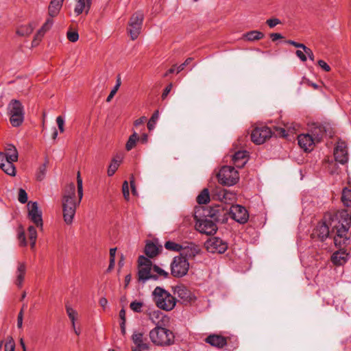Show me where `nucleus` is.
<instances>
[{
  "label": "nucleus",
  "mask_w": 351,
  "mask_h": 351,
  "mask_svg": "<svg viewBox=\"0 0 351 351\" xmlns=\"http://www.w3.org/2000/svg\"><path fill=\"white\" fill-rule=\"evenodd\" d=\"M78 197L75 196V185L74 183L68 184L64 190L62 198V211L64 222L70 225L73 223L76 208L80 205L83 197V184L80 172L77 177Z\"/></svg>",
  "instance_id": "1"
},
{
  "label": "nucleus",
  "mask_w": 351,
  "mask_h": 351,
  "mask_svg": "<svg viewBox=\"0 0 351 351\" xmlns=\"http://www.w3.org/2000/svg\"><path fill=\"white\" fill-rule=\"evenodd\" d=\"M340 216L344 218L343 222H341L337 216H329V219H332V223H334L332 232H335L334 237L335 244L339 246L348 244L350 237L348 232L350 217L346 212L341 213Z\"/></svg>",
  "instance_id": "2"
},
{
  "label": "nucleus",
  "mask_w": 351,
  "mask_h": 351,
  "mask_svg": "<svg viewBox=\"0 0 351 351\" xmlns=\"http://www.w3.org/2000/svg\"><path fill=\"white\" fill-rule=\"evenodd\" d=\"M152 296L156 306L160 309L169 311L172 310L176 306V298L160 287L155 288L152 293Z\"/></svg>",
  "instance_id": "3"
},
{
  "label": "nucleus",
  "mask_w": 351,
  "mask_h": 351,
  "mask_svg": "<svg viewBox=\"0 0 351 351\" xmlns=\"http://www.w3.org/2000/svg\"><path fill=\"white\" fill-rule=\"evenodd\" d=\"M149 338L156 346H167L173 343L175 337L170 330L157 326L150 330Z\"/></svg>",
  "instance_id": "4"
},
{
  "label": "nucleus",
  "mask_w": 351,
  "mask_h": 351,
  "mask_svg": "<svg viewBox=\"0 0 351 351\" xmlns=\"http://www.w3.org/2000/svg\"><path fill=\"white\" fill-rule=\"evenodd\" d=\"M8 114L13 127L20 126L24 121V108L20 101L12 99L8 105Z\"/></svg>",
  "instance_id": "5"
},
{
  "label": "nucleus",
  "mask_w": 351,
  "mask_h": 351,
  "mask_svg": "<svg viewBox=\"0 0 351 351\" xmlns=\"http://www.w3.org/2000/svg\"><path fill=\"white\" fill-rule=\"evenodd\" d=\"M324 134L322 127L315 128L313 132V135L308 134H302L298 136V145L305 152L313 150L315 143L319 142Z\"/></svg>",
  "instance_id": "6"
},
{
  "label": "nucleus",
  "mask_w": 351,
  "mask_h": 351,
  "mask_svg": "<svg viewBox=\"0 0 351 351\" xmlns=\"http://www.w3.org/2000/svg\"><path fill=\"white\" fill-rule=\"evenodd\" d=\"M138 280L143 282H145L149 279L154 280H158V277L151 274L152 262L144 256H140L138 257Z\"/></svg>",
  "instance_id": "7"
},
{
  "label": "nucleus",
  "mask_w": 351,
  "mask_h": 351,
  "mask_svg": "<svg viewBox=\"0 0 351 351\" xmlns=\"http://www.w3.org/2000/svg\"><path fill=\"white\" fill-rule=\"evenodd\" d=\"M217 178L221 184L232 186L238 182L239 177L238 171L234 167L224 166L221 167L217 173Z\"/></svg>",
  "instance_id": "8"
},
{
  "label": "nucleus",
  "mask_w": 351,
  "mask_h": 351,
  "mask_svg": "<svg viewBox=\"0 0 351 351\" xmlns=\"http://www.w3.org/2000/svg\"><path fill=\"white\" fill-rule=\"evenodd\" d=\"M189 269L188 260L182 256H175L171 263V272L172 276L176 278L184 276Z\"/></svg>",
  "instance_id": "9"
},
{
  "label": "nucleus",
  "mask_w": 351,
  "mask_h": 351,
  "mask_svg": "<svg viewBox=\"0 0 351 351\" xmlns=\"http://www.w3.org/2000/svg\"><path fill=\"white\" fill-rule=\"evenodd\" d=\"M143 19L144 16L141 12H136L130 18L128 32L132 40L136 39L140 34Z\"/></svg>",
  "instance_id": "10"
},
{
  "label": "nucleus",
  "mask_w": 351,
  "mask_h": 351,
  "mask_svg": "<svg viewBox=\"0 0 351 351\" xmlns=\"http://www.w3.org/2000/svg\"><path fill=\"white\" fill-rule=\"evenodd\" d=\"M329 216L332 215L327 214L324 216L323 221L317 226L313 233L314 237H317L322 241L328 237L330 232V228H332L331 231L332 230L334 223H332V219H329Z\"/></svg>",
  "instance_id": "11"
},
{
  "label": "nucleus",
  "mask_w": 351,
  "mask_h": 351,
  "mask_svg": "<svg viewBox=\"0 0 351 351\" xmlns=\"http://www.w3.org/2000/svg\"><path fill=\"white\" fill-rule=\"evenodd\" d=\"M28 215L32 221L41 230L43 227L42 211L38 208L36 202H29L27 205Z\"/></svg>",
  "instance_id": "12"
},
{
  "label": "nucleus",
  "mask_w": 351,
  "mask_h": 351,
  "mask_svg": "<svg viewBox=\"0 0 351 351\" xmlns=\"http://www.w3.org/2000/svg\"><path fill=\"white\" fill-rule=\"evenodd\" d=\"M231 217L237 222L243 224L249 219V214L246 208L239 204L232 205L229 211Z\"/></svg>",
  "instance_id": "13"
},
{
  "label": "nucleus",
  "mask_w": 351,
  "mask_h": 351,
  "mask_svg": "<svg viewBox=\"0 0 351 351\" xmlns=\"http://www.w3.org/2000/svg\"><path fill=\"white\" fill-rule=\"evenodd\" d=\"M272 132L268 127L256 128L251 134V139L254 143L261 145L269 138Z\"/></svg>",
  "instance_id": "14"
},
{
  "label": "nucleus",
  "mask_w": 351,
  "mask_h": 351,
  "mask_svg": "<svg viewBox=\"0 0 351 351\" xmlns=\"http://www.w3.org/2000/svg\"><path fill=\"white\" fill-rule=\"evenodd\" d=\"M206 247L210 252L222 254L227 250L228 245L220 238L213 237L206 241Z\"/></svg>",
  "instance_id": "15"
},
{
  "label": "nucleus",
  "mask_w": 351,
  "mask_h": 351,
  "mask_svg": "<svg viewBox=\"0 0 351 351\" xmlns=\"http://www.w3.org/2000/svg\"><path fill=\"white\" fill-rule=\"evenodd\" d=\"M174 293L178 295V296L184 304L191 303L195 300V296L194 294L183 285L175 287Z\"/></svg>",
  "instance_id": "16"
},
{
  "label": "nucleus",
  "mask_w": 351,
  "mask_h": 351,
  "mask_svg": "<svg viewBox=\"0 0 351 351\" xmlns=\"http://www.w3.org/2000/svg\"><path fill=\"white\" fill-rule=\"evenodd\" d=\"M334 157L337 162L344 165L348 161L347 146L344 142H338L335 150Z\"/></svg>",
  "instance_id": "17"
},
{
  "label": "nucleus",
  "mask_w": 351,
  "mask_h": 351,
  "mask_svg": "<svg viewBox=\"0 0 351 351\" xmlns=\"http://www.w3.org/2000/svg\"><path fill=\"white\" fill-rule=\"evenodd\" d=\"M132 340L135 345L132 351H146L149 350V344L146 342L143 332L135 331L132 336Z\"/></svg>",
  "instance_id": "18"
},
{
  "label": "nucleus",
  "mask_w": 351,
  "mask_h": 351,
  "mask_svg": "<svg viewBox=\"0 0 351 351\" xmlns=\"http://www.w3.org/2000/svg\"><path fill=\"white\" fill-rule=\"evenodd\" d=\"M200 250L199 247L193 243H184L182 244V250L179 256L184 257L186 259L195 257Z\"/></svg>",
  "instance_id": "19"
},
{
  "label": "nucleus",
  "mask_w": 351,
  "mask_h": 351,
  "mask_svg": "<svg viewBox=\"0 0 351 351\" xmlns=\"http://www.w3.org/2000/svg\"><path fill=\"white\" fill-rule=\"evenodd\" d=\"M197 230L201 233L208 235L213 234L217 230V225L211 220H201L196 224Z\"/></svg>",
  "instance_id": "20"
},
{
  "label": "nucleus",
  "mask_w": 351,
  "mask_h": 351,
  "mask_svg": "<svg viewBox=\"0 0 351 351\" xmlns=\"http://www.w3.org/2000/svg\"><path fill=\"white\" fill-rule=\"evenodd\" d=\"M27 270V264L25 262H18L15 271L16 280L15 284L18 287H21L25 279Z\"/></svg>",
  "instance_id": "21"
},
{
  "label": "nucleus",
  "mask_w": 351,
  "mask_h": 351,
  "mask_svg": "<svg viewBox=\"0 0 351 351\" xmlns=\"http://www.w3.org/2000/svg\"><path fill=\"white\" fill-rule=\"evenodd\" d=\"M233 164L237 168H242L247 161V153L246 151L239 150L232 156Z\"/></svg>",
  "instance_id": "22"
},
{
  "label": "nucleus",
  "mask_w": 351,
  "mask_h": 351,
  "mask_svg": "<svg viewBox=\"0 0 351 351\" xmlns=\"http://www.w3.org/2000/svg\"><path fill=\"white\" fill-rule=\"evenodd\" d=\"M348 253L345 250H340L333 253L331 261L336 265H342L348 261Z\"/></svg>",
  "instance_id": "23"
},
{
  "label": "nucleus",
  "mask_w": 351,
  "mask_h": 351,
  "mask_svg": "<svg viewBox=\"0 0 351 351\" xmlns=\"http://www.w3.org/2000/svg\"><path fill=\"white\" fill-rule=\"evenodd\" d=\"M206 343L210 344L212 346L217 348H222L226 345V339L221 335H211L206 339Z\"/></svg>",
  "instance_id": "24"
},
{
  "label": "nucleus",
  "mask_w": 351,
  "mask_h": 351,
  "mask_svg": "<svg viewBox=\"0 0 351 351\" xmlns=\"http://www.w3.org/2000/svg\"><path fill=\"white\" fill-rule=\"evenodd\" d=\"M300 125L295 123H287L285 128H279V134L283 137L287 136L289 134H294L298 131Z\"/></svg>",
  "instance_id": "25"
},
{
  "label": "nucleus",
  "mask_w": 351,
  "mask_h": 351,
  "mask_svg": "<svg viewBox=\"0 0 351 351\" xmlns=\"http://www.w3.org/2000/svg\"><path fill=\"white\" fill-rule=\"evenodd\" d=\"M64 0H51L50 4L49 5V15L53 18L56 16L62 6Z\"/></svg>",
  "instance_id": "26"
},
{
  "label": "nucleus",
  "mask_w": 351,
  "mask_h": 351,
  "mask_svg": "<svg viewBox=\"0 0 351 351\" xmlns=\"http://www.w3.org/2000/svg\"><path fill=\"white\" fill-rule=\"evenodd\" d=\"M6 157L11 161H17L19 155L16 148L12 145H8L5 152Z\"/></svg>",
  "instance_id": "27"
},
{
  "label": "nucleus",
  "mask_w": 351,
  "mask_h": 351,
  "mask_svg": "<svg viewBox=\"0 0 351 351\" xmlns=\"http://www.w3.org/2000/svg\"><path fill=\"white\" fill-rule=\"evenodd\" d=\"M121 161L122 159L119 156H116L112 160L108 169V176H112L114 174L116 171L118 169L119 165H121Z\"/></svg>",
  "instance_id": "28"
},
{
  "label": "nucleus",
  "mask_w": 351,
  "mask_h": 351,
  "mask_svg": "<svg viewBox=\"0 0 351 351\" xmlns=\"http://www.w3.org/2000/svg\"><path fill=\"white\" fill-rule=\"evenodd\" d=\"M34 27L35 25L33 23L22 25L18 28L16 34L21 36H28L32 34Z\"/></svg>",
  "instance_id": "29"
},
{
  "label": "nucleus",
  "mask_w": 351,
  "mask_h": 351,
  "mask_svg": "<svg viewBox=\"0 0 351 351\" xmlns=\"http://www.w3.org/2000/svg\"><path fill=\"white\" fill-rule=\"evenodd\" d=\"M145 253L149 258H153L158 254V248L154 243H148L145 245Z\"/></svg>",
  "instance_id": "30"
},
{
  "label": "nucleus",
  "mask_w": 351,
  "mask_h": 351,
  "mask_svg": "<svg viewBox=\"0 0 351 351\" xmlns=\"http://www.w3.org/2000/svg\"><path fill=\"white\" fill-rule=\"evenodd\" d=\"M14 161H11L10 160L7 162L3 164V166H1L0 168L8 175L11 176H15L16 175V169L13 162Z\"/></svg>",
  "instance_id": "31"
},
{
  "label": "nucleus",
  "mask_w": 351,
  "mask_h": 351,
  "mask_svg": "<svg viewBox=\"0 0 351 351\" xmlns=\"http://www.w3.org/2000/svg\"><path fill=\"white\" fill-rule=\"evenodd\" d=\"M244 37L247 40L254 41L263 38L264 34L257 30H253L246 33Z\"/></svg>",
  "instance_id": "32"
},
{
  "label": "nucleus",
  "mask_w": 351,
  "mask_h": 351,
  "mask_svg": "<svg viewBox=\"0 0 351 351\" xmlns=\"http://www.w3.org/2000/svg\"><path fill=\"white\" fill-rule=\"evenodd\" d=\"M221 213H224L226 214L227 211L225 213L223 209L222 208L221 206L217 205L214 208H211L210 211V216L211 218H213L214 220L216 221H220L221 216Z\"/></svg>",
  "instance_id": "33"
},
{
  "label": "nucleus",
  "mask_w": 351,
  "mask_h": 351,
  "mask_svg": "<svg viewBox=\"0 0 351 351\" xmlns=\"http://www.w3.org/2000/svg\"><path fill=\"white\" fill-rule=\"evenodd\" d=\"M149 319L156 324H158L160 320L162 318L163 314L159 310L151 311L147 313Z\"/></svg>",
  "instance_id": "34"
},
{
  "label": "nucleus",
  "mask_w": 351,
  "mask_h": 351,
  "mask_svg": "<svg viewBox=\"0 0 351 351\" xmlns=\"http://www.w3.org/2000/svg\"><path fill=\"white\" fill-rule=\"evenodd\" d=\"M341 201L344 206L351 207V189L345 188L342 191Z\"/></svg>",
  "instance_id": "35"
},
{
  "label": "nucleus",
  "mask_w": 351,
  "mask_h": 351,
  "mask_svg": "<svg viewBox=\"0 0 351 351\" xmlns=\"http://www.w3.org/2000/svg\"><path fill=\"white\" fill-rule=\"evenodd\" d=\"M210 201V194L207 189H204L197 197V202L199 204H207Z\"/></svg>",
  "instance_id": "36"
},
{
  "label": "nucleus",
  "mask_w": 351,
  "mask_h": 351,
  "mask_svg": "<svg viewBox=\"0 0 351 351\" xmlns=\"http://www.w3.org/2000/svg\"><path fill=\"white\" fill-rule=\"evenodd\" d=\"M66 313L71 322L73 328H75V321L77 318V312L73 309L71 306H66Z\"/></svg>",
  "instance_id": "37"
},
{
  "label": "nucleus",
  "mask_w": 351,
  "mask_h": 351,
  "mask_svg": "<svg viewBox=\"0 0 351 351\" xmlns=\"http://www.w3.org/2000/svg\"><path fill=\"white\" fill-rule=\"evenodd\" d=\"M85 9H87V10L89 9V8L87 7V1L85 2L84 0H77V3L74 9L76 15L82 14Z\"/></svg>",
  "instance_id": "38"
},
{
  "label": "nucleus",
  "mask_w": 351,
  "mask_h": 351,
  "mask_svg": "<svg viewBox=\"0 0 351 351\" xmlns=\"http://www.w3.org/2000/svg\"><path fill=\"white\" fill-rule=\"evenodd\" d=\"M165 247L170 251L180 252L182 250V244L177 243L174 241H168L165 242Z\"/></svg>",
  "instance_id": "39"
},
{
  "label": "nucleus",
  "mask_w": 351,
  "mask_h": 351,
  "mask_svg": "<svg viewBox=\"0 0 351 351\" xmlns=\"http://www.w3.org/2000/svg\"><path fill=\"white\" fill-rule=\"evenodd\" d=\"M138 140V136L136 132L132 134L125 145V148L128 151L131 150L136 145V141Z\"/></svg>",
  "instance_id": "40"
},
{
  "label": "nucleus",
  "mask_w": 351,
  "mask_h": 351,
  "mask_svg": "<svg viewBox=\"0 0 351 351\" xmlns=\"http://www.w3.org/2000/svg\"><path fill=\"white\" fill-rule=\"evenodd\" d=\"M158 119L159 112L158 110H156L154 112V114H152V117L150 118L147 123V128L149 130H152L155 128L156 123Z\"/></svg>",
  "instance_id": "41"
},
{
  "label": "nucleus",
  "mask_w": 351,
  "mask_h": 351,
  "mask_svg": "<svg viewBox=\"0 0 351 351\" xmlns=\"http://www.w3.org/2000/svg\"><path fill=\"white\" fill-rule=\"evenodd\" d=\"M121 84V78H120V77H119L117 80V82H116L114 87L110 91L109 95L108 96V97L106 99V101L109 102L111 101V99H112V97H114V95L116 94L118 89L119 88Z\"/></svg>",
  "instance_id": "42"
},
{
  "label": "nucleus",
  "mask_w": 351,
  "mask_h": 351,
  "mask_svg": "<svg viewBox=\"0 0 351 351\" xmlns=\"http://www.w3.org/2000/svg\"><path fill=\"white\" fill-rule=\"evenodd\" d=\"M5 351H15V343L12 337H8L5 343Z\"/></svg>",
  "instance_id": "43"
},
{
  "label": "nucleus",
  "mask_w": 351,
  "mask_h": 351,
  "mask_svg": "<svg viewBox=\"0 0 351 351\" xmlns=\"http://www.w3.org/2000/svg\"><path fill=\"white\" fill-rule=\"evenodd\" d=\"M53 21L51 19H47L42 27L39 29V34H45L53 25Z\"/></svg>",
  "instance_id": "44"
},
{
  "label": "nucleus",
  "mask_w": 351,
  "mask_h": 351,
  "mask_svg": "<svg viewBox=\"0 0 351 351\" xmlns=\"http://www.w3.org/2000/svg\"><path fill=\"white\" fill-rule=\"evenodd\" d=\"M47 173V166L46 164L42 165L38 170V172L36 173V178L38 180H42L44 179L45 175Z\"/></svg>",
  "instance_id": "45"
},
{
  "label": "nucleus",
  "mask_w": 351,
  "mask_h": 351,
  "mask_svg": "<svg viewBox=\"0 0 351 351\" xmlns=\"http://www.w3.org/2000/svg\"><path fill=\"white\" fill-rule=\"evenodd\" d=\"M143 306V302L138 301H133L130 304L131 310L136 313L141 312Z\"/></svg>",
  "instance_id": "46"
},
{
  "label": "nucleus",
  "mask_w": 351,
  "mask_h": 351,
  "mask_svg": "<svg viewBox=\"0 0 351 351\" xmlns=\"http://www.w3.org/2000/svg\"><path fill=\"white\" fill-rule=\"evenodd\" d=\"M18 199H19V201L22 204H25L27 202V199H28L27 194L24 189H19Z\"/></svg>",
  "instance_id": "47"
},
{
  "label": "nucleus",
  "mask_w": 351,
  "mask_h": 351,
  "mask_svg": "<svg viewBox=\"0 0 351 351\" xmlns=\"http://www.w3.org/2000/svg\"><path fill=\"white\" fill-rule=\"evenodd\" d=\"M66 36L68 40L72 43H75L79 39V34L77 32L69 31Z\"/></svg>",
  "instance_id": "48"
},
{
  "label": "nucleus",
  "mask_w": 351,
  "mask_h": 351,
  "mask_svg": "<svg viewBox=\"0 0 351 351\" xmlns=\"http://www.w3.org/2000/svg\"><path fill=\"white\" fill-rule=\"evenodd\" d=\"M28 236L29 240H36L37 239V231L33 226L28 228Z\"/></svg>",
  "instance_id": "49"
},
{
  "label": "nucleus",
  "mask_w": 351,
  "mask_h": 351,
  "mask_svg": "<svg viewBox=\"0 0 351 351\" xmlns=\"http://www.w3.org/2000/svg\"><path fill=\"white\" fill-rule=\"evenodd\" d=\"M122 191L124 196V198L127 200L129 199L130 191H129V186L128 182L127 181H124L122 186Z\"/></svg>",
  "instance_id": "50"
},
{
  "label": "nucleus",
  "mask_w": 351,
  "mask_h": 351,
  "mask_svg": "<svg viewBox=\"0 0 351 351\" xmlns=\"http://www.w3.org/2000/svg\"><path fill=\"white\" fill-rule=\"evenodd\" d=\"M18 239L19 240L21 245H23V246L27 245V243L26 241L25 234L23 230L19 231Z\"/></svg>",
  "instance_id": "51"
},
{
  "label": "nucleus",
  "mask_w": 351,
  "mask_h": 351,
  "mask_svg": "<svg viewBox=\"0 0 351 351\" xmlns=\"http://www.w3.org/2000/svg\"><path fill=\"white\" fill-rule=\"evenodd\" d=\"M56 123L58 124V129H59L60 132L61 133L64 132V119L61 116H58L56 118Z\"/></svg>",
  "instance_id": "52"
},
{
  "label": "nucleus",
  "mask_w": 351,
  "mask_h": 351,
  "mask_svg": "<svg viewBox=\"0 0 351 351\" xmlns=\"http://www.w3.org/2000/svg\"><path fill=\"white\" fill-rule=\"evenodd\" d=\"M266 23L269 25L270 28H273L277 25L280 24L281 21L278 19L274 18L267 19Z\"/></svg>",
  "instance_id": "53"
},
{
  "label": "nucleus",
  "mask_w": 351,
  "mask_h": 351,
  "mask_svg": "<svg viewBox=\"0 0 351 351\" xmlns=\"http://www.w3.org/2000/svg\"><path fill=\"white\" fill-rule=\"evenodd\" d=\"M154 271L156 272L159 276H162L164 278H167L168 276V273L165 271L164 269L160 268L157 265H154L153 267Z\"/></svg>",
  "instance_id": "54"
},
{
  "label": "nucleus",
  "mask_w": 351,
  "mask_h": 351,
  "mask_svg": "<svg viewBox=\"0 0 351 351\" xmlns=\"http://www.w3.org/2000/svg\"><path fill=\"white\" fill-rule=\"evenodd\" d=\"M43 36H44V34L43 33L39 34V30H38L32 41V45L37 46Z\"/></svg>",
  "instance_id": "55"
},
{
  "label": "nucleus",
  "mask_w": 351,
  "mask_h": 351,
  "mask_svg": "<svg viewBox=\"0 0 351 351\" xmlns=\"http://www.w3.org/2000/svg\"><path fill=\"white\" fill-rule=\"evenodd\" d=\"M193 60V58H188L184 63H182V64H180L179 66H178L177 68V73H179L180 71H182V70H184V67L189 64L191 61Z\"/></svg>",
  "instance_id": "56"
},
{
  "label": "nucleus",
  "mask_w": 351,
  "mask_h": 351,
  "mask_svg": "<svg viewBox=\"0 0 351 351\" xmlns=\"http://www.w3.org/2000/svg\"><path fill=\"white\" fill-rule=\"evenodd\" d=\"M317 64L318 65L323 69L325 71H330V66L326 62H324V60H319L318 62H317Z\"/></svg>",
  "instance_id": "57"
},
{
  "label": "nucleus",
  "mask_w": 351,
  "mask_h": 351,
  "mask_svg": "<svg viewBox=\"0 0 351 351\" xmlns=\"http://www.w3.org/2000/svg\"><path fill=\"white\" fill-rule=\"evenodd\" d=\"M303 51L306 53V55L308 56V57L309 58V59L311 60H312V61L314 60V54L310 48L305 46L303 49Z\"/></svg>",
  "instance_id": "58"
},
{
  "label": "nucleus",
  "mask_w": 351,
  "mask_h": 351,
  "mask_svg": "<svg viewBox=\"0 0 351 351\" xmlns=\"http://www.w3.org/2000/svg\"><path fill=\"white\" fill-rule=\"evenodd\" d=\"M296 56L300 58V60L302 62L306 61V56L304 51L300 50H297L295 52Z\"/></svg>",
  "instance_id": "59"
},
{
  "label": "nucleus",
  "mask_w": 351,
  "mask_h": 351,
  "mask_svg": "<svg viewBox=\"0 0 351 351\" xmlns=\"http://www.w3.org/2000/svg\"><path fill=\"white\" fill-rule=\"evenodd\" d=\"M287 43L289 44V45H291L293 46H294L295 47H297V48H301V49H304V47H305V45L302 43H297L294 40H289L287 41Z\"/></svg>",
  "instance_id": "60"
},
{
  "label": "nucleus",
  "mask_w": 351,
  "mask_h": 351,
  "mask_svg": "<svg viewBox=\"0 0 351 351\" xmlns=\"http://www.w3.org/2000/svg\"><path fill=\"white\" fill-rule=\"evenodd\" d=\"M172 88V84H169L164 90L162 94V99H165Z\"/></svg>",
  "instance_id": "61"
},
{
  "label": "nucleus",
  "mask_w": 351,
  "mask_h": 351,
  "mask_svg": "<svg viewBox=\"0 0 351 351\" xmlns=\"http://www.w3.org/2000/svg\"><path fill=\"white\" fill-rule=\"evenodd\" d=\"M10 160L6 157L3 152H0V167L3 166V164Z\"/></svg>",
  "instance_id": "62"
},
{
  "label": "nucleus",
  "mask_w": 351,
  "mask_h": 351,
  "mask_svg": "<svg viewBox=\"0 0 351 351\" xmlns=\"http://www.w3.org/2000/svg\"><path fill=\"white\" fill-rule=\"evenodd\" d=\"M108 300L106 298L103 297L99 299V304L105 310L108 306Z\"/></svg>",
  "instance_id": "63"
},
{
  "label": "nucleus",
  "mask_w": 351,
  "mask_h": 351,
  "mask_svg": "<svg viewBox=\"0 0 351 351\" xmlns=\"http://www.w3.org/2000/svg\"><path fill=\"white\" fill-rule=\"evenodd\" d=\"M22 326H23V311L21 310L18 315L17 326L19 328H22Z\"/></svg>",
  "instance_id": "64"
}]
</instances>
